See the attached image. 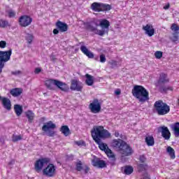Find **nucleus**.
<instances>
[{
    "mask_svg": "<svg viewBox=\"0 0 179 179\" xmlns=\"http://www.w3.org/2000/svg\"><path fill=\"white\" fill-rule=\"evenodd\" d=\"M159 130L162 133V138H164L166 141H169L170 138H171V133L170 132L169 127L166 126H161L159 127Z\"/></svg>",
    "mask_w": 179,
    "mask_h": 179,
    "instance_id": "obj_15",
    "label": "nucleus"
},
{
    "mask_svg": "<svg viewBox=\"0 0 179 179\" xmlns=\"http://www.w3.org/2000/svg\"><path fill=\"white\" fill-rule=\"evenodd\" d=\"M115 94H117L118 96V95L121 94V91L117 90V91H115Z\"/></svg>",
    "mask_w": 179,
    "mask_h": 179,
    "instance_id": "obj_57",
    "label": "nucleus"
},
{
    "mask_svg": "<svg viewBox=\"0 0 179 179\" xmlns=\"http://www.w3.org/2000/svg\"><path fill=\"white\" fill-rule=\"evenodd\" d=\"M55 82H57V80H54V79H50V80H47L45 82V85L47 87V89H49V90H55Z\"/></svg>",
    "mask_w": 179,
    "mask_h": 179,
    "instance_id": "obj_22",
    "label": "nucleus"
},
{
    "mask_svg": "<svg viewBox=\"0 0 179 179\" xmlns=\"http://www.w3.org/2000/svg\"><path fill=\"white\" fill-rule=\"evenodd\" d=\"M99 26L102 29L99 30V36H103L104 34L108 35V31H110V21L106 19L100 20Z\"/></svg>",
    "mask_w": 179,
    "mask_h": 179,
    "instance_id": "obj_7",
    "label": "nucleus"
},
{
    "mask_svg": "<svg viewBox=\"0 0 179 179\" xmlns=\"http://www.w3.org/2000/svg\"><path fill=\"white\" fill-rule=\"evenodd\" d=\"M40 72H41V69H40V68L35 69L34 73L36 74H38V73H40Z\"/></svg>",
    "mask_w": 179,
    "mask_h": 179,
    "instance_id": "obj_53",
    "label": "nucleus"
},
{
    "mask_svg": "<svg viewBox=\"0 0 179 179\" xmlns=\"http://www.w3.org/2000/svg\"><path fill=\"white\" fill-rule=\"evenodd\" d=\"M154 108L159 115H166L170 113V106L163 102L162 100H158L154 103Z\"/></svg>",
    "mask_w": 179,
    "mask_h": 179,
    "instance_id": "obj_4",
    "label": "nucleus"
},
{
    "mask_svg": "<svg viewBox=\"0 0 179 179\" xmlns=\"http://www.w3.org/2000/svg\"><path fill=\"white\" fill-rule=\"evenodd\" d=\"M14 111L17 117H20L23 113V108L19 104L14 105Z\"/></svg>",
    "mask_w": 179,
    "mask_h": 179,
    "instance_id": "obj_30",
    "label": "nucleus"
},
{
    "mask_svg": "<svg viewBox=\"0 0 179 179\" xmlns=\"http://www.w3.org/2000/svg\"><path fill=\"white\" fill-rule=\"evenodd\" d=\"M91 9L94 12H101V3H92L91 5Z\"/></svg>",
    "mask_w": 179,
    "mask_h": 179,
    "instance_id": "obj_29",
    "label": "nucleus"
},
{
    "mask_svg": "<svg viewBox=\"0 0 179 179\" xmlns=\"http://www.w3.org/2000/svg\"><path fill=\"white\" fill-rule=\"evenodd\" d=\"M96 145H99L100 150L105 152L106 156L109 157V159H115V155L114 152L108 148V145L106 143L101 142V140H99V143H96Z\"/></svg>",
    "mask_w": 179,
    "mask_h": 179,
    "instance_id": "obj_10",
    "label": "nucleus"
},
{
    "mask_svg": "<svg viewBox=\"0 0 179 179\" xmlns=\"http://www.w3.org/2000/svg\"><path fill=\"white\" fill-rule=\"evenodd\" d=\"M80 51L84 55H86L88 58L93 59L94 58V55L92 52L87 48L85 45L80 47Z\"/></svg>",
    "mask_w": 179,
    "mask_h": 179,
    "instance_id": "obj_21",
    "label": "nucleus"
},
{
    "mask_svg": "<svg viewBox=\"0 0 179 179\" xmlns=\"http://www.w3.org/2000/svg\"><path fill=\"white\" fill-rule=\"evenodd\" d=\"M32 22L33 18L27 15H21L18 20V23L21 27H27L31 24Z\"/></svg>",
    "mask_w": 179,
    "mask_h": 179,
    "instance_id": "obj_12",
    "label": "nucleus"
},
{
    "mask_svg": "<svg viewBox=\"0 0 179 179\" xmlns=\"http://www.w3.org/2000/svg\"><path fill=\"white\" fill-rule=\"evenodd\" d=\"M112 146L117 150H119L124 156H131V155L134 153L132 148L122 139L118 138L113 140Z\"/></svg>",
    "mask_w": 179,
    "mask_h": 179,
    "instance_id": "obj_2",
    "label": "nucleus"
},
{
    "mask_svg": "<svg viewBox=\"0 0 179 179\" xmlns=\"http://www.w3.org/2000/svg\"><path fill=\"white\" fill-rule=\"evenodd\" d=\"M178 39H179L178 35H177V34H173V36L172 38V41L173 43H176V41H178Z\"/></svg>",
    "mask_w": 179,
    "mask_h": 179,
    "instance_id": "obj_46",
    "label": "nucleus"
},
{
    "mask_svg": "<svg viewBox=\"0 0 179 179\" xmlns=\"http://www.w3.org/2000/svg\"><path fill=\"white\" fill-rule=\"evenodd\" d=\"M108 64L110 65L112 69L115 68V66H118V62H117V60H111Z\"/></svg>",
    "mask_w": 179,
    "mask_h": 179,
    "instance_id": "obj_43",
    "label": "nucleus"
},
{
    "mask_svg": "<svg viewBox=\"0 0 179 179\" xmlns=\"http://www.w3.org/2000/svg\"><path fill=\"white\" fill-rule=\"evenodd\" d=\"M111 10V6L107 3H101V12Z\"/></svg>",
    "mask_w": 179,
    "mask_h": 179,
    "instance_id": "obj_34",
    "label": "nucleus"
},
{
    "mask_svg": "<svg viewBox=\"0 0 179 179\" xmlns=\"http://www.w3.org/2000/svg\"><path fill=\"white\" fill-rule=\"evenodd\" d=\"M5 62H6L2 61L1 59V69H2L3 68V66H5Z\"/></svg>",
    "mask_w": 179,
    "mask_h": 179,
    "instance_id": "obj_54",
    "label": "nucleus"
},
{
    "mask_svg": "<svg viewBox=\"0 0 179 179\" xmlns=\"http://www.w3.org/2000/svg\"><path fill=\"white\" fill-rule=\"evenodd\" d=\"M1 27L3 29H6V27H10V24L6 20H1Z\"/></svg>",
    "mask_w": 179,
    "mask_h": 179,
    "instance_id": "obj_37",
    "label": "nucleus"
},
{
    "mask_svg": "<svg viewBox=\"0 0 179 179\" xmlns=\"http://www.w3.org/2000/svg\"><path fill=\"white\" fill-rule=\"evenodd\" d=\"M80 44H85L83 42L80 43Z\"/></svg>",
    "mask_w": 179,
    "mask_h": 179,
    "instance_id": "obj_59",
    "label": "nucleus"
},
{
    "mask_svg": "<svg viewBox=\"0 0 179 179\" xmlns=\"http://www.w3.org/2000/svg\"><path fill=\"white\" fill-rule=\"evenodd\" d=\"M55 128H57L55 124L52 123V121H49L42 127V131L48 132V136L52 137L55 135V131L51 129H55Z\"/></svg>",
    "mask_w": 179,
    "mask_h": 179,
    "instance_id": "obj_11",
    "label": "nucleus"
},
{
    "mask_svg": "<svg viewBox=\"0 0 179 179\" xmlns=\"http://www.w3.org/2000/svg\"><path fill=\"white\" fill-rule=\"evenodd\" d=\"M33 38H34V37L33 36V35L28 34L26 36V40L27 41H28L29 44H31V42L33 41Z\"/></svg>",
    "mask_w": 179,
    "mask_h": 179,
    "instance_id": "obj_42",
    "label": "nucleus"
},
{
    "mask_svg": "<svg viewBox=\"0 0 179 179\" xmlns=\"http://www.w3.org/2000/svg\"><path fill=\"white\" fill-rule=\"evenodd\" d=\"M172 129L173 131V134L176 138H178L179 136V122H176L173 127Z\"/></svg>",
    "mask_w": 179,
    "mask_h": 179,
    "instance_id": "obj_33",
    "label": "nucleus"
},
{
    "mask_svg": "<svg viewBox=\"0 0 179 179\" xmlns=\"http://www.w3.org/2000/svg\"><path fill=\"white\" fill-rule=\"evenodd\" d=\"M0 47H1V42H0Z\"/></svg>",
    "mask_w": 179,
    "mask_h": 179,
    "instance_id": "obj_60",
    "label": "nucleus"
},
{
    "mask_svg": "<svg viewBox=\"0 0 179 179\" xmlns=\"http://www.w3.org/2000/svg\"><path fill=\"white\" fill-rule=\"evenodd\" d=\"M137 169L139 173H142V171H146V170H148V164H139L137 166Z\"/></svg>",
    "mask_w": 179,
    "mask_h": 179,
    "instance_id": "obj_36",
    "label": "nucleus"
},
{
    "mask_svg": "<svg viewBox=\"0 0 179 179\" xmlns=\"http://www.w3.org/2000/svg\"><path fill=\"white\" fill-rule=\"evenodd\" d=\"M70 89L76 92H82L83 85L79 80H72Z\"/></svg>",
    "mask_w": 179,
    "mask_h": 179,
    "instance_id": "obj_14",
    "label": "nucleus"
},
{
    "mask_svg": "<svg viewBox=\"0 0 179 179\" xmlns=\"http://www.w3.org/2000/svg\"><path fill=\"white\" fill-rule=\"evenodd\" d=\"M166 152L170 156L171 159H172V160H174V159H176V151L174 150V148L169 146L166 148Z\"/></svg>",
    "mask_w": 179,
    "mask_h": 179,
    "instance_id": "obj_32",
    "label": "nucleus"
},
{
    "mask_svg": "<svg viewBox=\"0 0 179 179\" xmlns=\"http://www.w3.org/2000/svg\"><path fill=\"white\" fill-rule=\"evenodd\" d=\"M8 164H15V160H11Z\"/></svg>",
    "mask_w": 179,
    "mask_h": 179,
    "instance_id": "obj_58",
    "label": "nucleus"
},
{
    "mask_svg": "<svg viewBox=\"0 0 179 179\" xmlns=\"http://www.w3.org/2000/svg\"><path fill=\"white\" fill-rule=\"evenodd\" d=\"M0 100H1V96H0Z\"/></svg>",
    "mask_w": 179,
    "mask_h": 179,
    "instance_id": "obj_61",
    "label": "nucleus"
},
{
    "mask_svg": "<svg viewBox=\"0 0 179 179\" xmlns=\"http://www.w3.org/2000/svg\"><path fill=\"white\" fill-rule=\"evenodd\" d=\"M25 116L27 117L28 120V122H29V124H31L33 121H34L35 115L33 113V110H27L25 112Z\"/></svg>",
    "mask_w": 179,
    "mask_h": 179,
    "instance_id": "obj_26",
    "label": "nucleus"
},
{
    "mask_svg": "<svg viewBox=\"0 0 179 179\" xmlns=\"http://www.w3.org/2000/svg\"><path fill=\"white\" fill-rule=\"evenodd\" d=\"M76 144H77L78 146H82V145L85 144V141H76Z\"/></svg>",
    "mask_w": 179,
    "mask_h": 179,
    "instance_id": "obj_50",
    "label": "nucleus"
},
{
    "mask_svg": "<svg viewBox=\"0 0 179 179\" xmlns=\"http://www.w3.org/2000/svg\"><path fill=\"white\" fill-rule=\"evenodd\" d=\"M91 162L94 167H97L98 169H104L107 167L106 161L100 159V158L97 157L96 156H94V158Z\"/></svg>",
    "mask_w": 179,
    "mask_h": 179,
    "instance_id": "obj_13",
    "label": "nucleus"
},
{
    "mask_svg": "<svg viewBox=\"0 0 179 179\" xmlns=\"http://www.w3.org/2000/svg\"><path fill=\"white\" fill-rule=\"evenodd\" d=\"M85 84L87 86H93L94 85V77L90 74H85Z\"/></svg>",
    "mask_w": 179,
    "mask_h": 179,
    "instance_id": "obj_25",
    "label": "nucleus"
},
{
    "mask_svg": "<svg viewBox=\"0 0 179 179\" xmlns=\"http://www.w3.org/2000/svg\"><path fill=\"white\" fill-rule=\"evenodd\" d=\"M143 30L145 31V34L148 36V37H152L155 36V28L153 25L150 24H147L145 26H143Z\"/></svg>",
    "mask_w": 179,
    "mask_h": 179,
    "instance_id": "obj_17",
    "label": "nucleus"
},
{
    "mask_svg": "<svg viewBox=\"0 0 179 179\" xmlns=\"http://www.w3.org/2000/svg\"><path fill=\"white\" fill-rule=\"evenodd\" d=\"M59 131L65 136H69V135H71V129H69V127L67 125L62 126Z\"/></svg>",
    "mask_w": 179,
    "mask_h": 179,
    "instance_id": "obj_27",
    "label": "nucleus"
},
{
    "mask_svg": "<svg viewBox=\"0 0 179 179\" xmlns=\"http://www.w3.org/2000/svg\"><path fill=\"white\" fill-rule=\"evenodd\" d=\"M12 55V49L7 51H1V60L4 61V62H8L10 60V57Z\"/></svg>",
    "mask_w": 179,
    "mask_h": 179,
    "instance_id": "obj_20",
    "label": "nucleus"
},
{
    "mask_svg": "<svg viewBox=\"0 0 179 179\" xmlns=\"http://www.w3.org/2000/svg\"><path fill=\"white\" fill-rule=\"evenodd\" d=\"M22 93H23V89L22 88H13L10 90V94L13 97H19Z\"/></svg>",
    "mask_w": 179,
    "mask_h": 179,
    "instance_id": "obj_23",
    "label": "nucleus"
},
{
    "mask_svg": "<svg viewBox=\"0 0 179 179\" xmlns=\"http://www.w3.org/2000/svg\"><path fill=\"white\" fill-rule=\"evenodd\" d=\"M22 136L21 135H15L13 134V136H12V141L13 142H17L19 141H22Z\"/></svg>",
    "mask_w": 179,
    "mask_h": 179,
    "instance_id": "obj_38",
    "label": "nucleus"
},
{
    "mask_svg": "<svg viewBox=\"0 0 179 179\" xmlns=\"http://www.w3.org/2000/svg\"><path fill=\"white\" fill-rule=\"evenodd\" d=\"M22 73L21 71H11V74L14 75V76H17V75H20Z\"/></svg>",
    "mask_w": 179,
    "mask_h": 179,
    "instance_id": "obj_48",
    "label": "nucleus"
},
{
    "mask_svg": "<svg viewBox=\"0 0 179 179\" xmlns=\"http://www.w3.org/2000/svg\"><path fill=\"white\" fill-rule=\"evenodd\" d=\"M115 136L116 138H118V136H120V132H118V131H115Z\"/></svg>",
    "mask_w": 179,
    "mask_h": 179,
    "instance_id": "obj_56",
    "label": "nucleus"
},
{
    "mask_svg": "<svg viewBox=\"0 0 179 179\" xmlns=\"http://www.w3.org/2000/svg\"><path fill=\"white\" fill-rule=\"evenodd\" d=\"M159 86V92L161 93H167L169 90H170L171 92H173V87L171 86L164 85V84H162Z\"/></svg>",
    "mask_w": 179,
    "mask_h": 179,
    "instance_id": "obj_28",
    "label": "nucleus"
},
{
    "mask_svg": "<svg viewBox=\"0 0 179 179\" xmlns=\"http://www.w3.org/2000/svg\"><path fill=\"white\" fill-rule=\"evenodd\" d=\"M42 173L43 176L48 177V178L55 177V174H57V166H55L54 164L49 162L48 165L43 168Z\"/></svg>",
    "mask_w": 179,
    "mask_h": 179,
    "instance_id": "obj_5",
    "label": "nucleus"
},
{
    "mask_svg": "<svg viewBox=\"0 0 179 179\" xmlns=\"http://www.w3.org/2000/svg\"><path fill=\"white\" fill-rule=\"evenodd\" d=\"M155 57L157 59H161L163 57V52L162 51H156L155 52Z\"/></svg>",
    "mask_w": 179,
    "mask_h": 179,
    "instance_id": "obj_40",
    "label": "nucleus"
},
{
    "mask_svg": "<svg viewBox=\"0 0 179 179\" xmlns=\"http://www.w3.org/2000/svg\"><path fill=\"white\" fill-rule=\"evenodd\" d=\"M8 13V16L10 18L15 17L16 16V12L15 10L10 9L6 11Z\"/></svg>",
    "mask_w": 179,
    "mask_h": 179,
    "instance_id": "obj_39",
    "label": "nucleus"
},
{
    "mask_svg": "<svg viewBox=\"0 0 179 179\" xmlns=\"http://www.w3.org/2000/svg\"><path fill=\"white\" fill-rule=\"evenodd\" d=\"M89 110L92 114H99L101 111V102L98 99H94L89 105Z\"/></svg>",
    "mask_w": 179,
    "mask_h": 179,
    "instance_id": "obj_9",
    "label": "nucleus"
},
{
    "mask_svg": "<svg viewBox=\"0 0 179 179\" xmlns=\"http://www.w3.org/2000/svg\"><path fill=\"white\" fill-rule=\"evenodd\" d=\"M99 59H100V62H101L102 64H104V62L107 61V59L106 58V55L103 54L100 55Z\"/></svg>",
    "mask_w": 179,
    "mask_h": 179,
    "instance_id": "obj_45",
    "label": "nucleus"
},
{
    "mask_svg": "<svg viewBox=\"0 0 179 179\" xmlns=\"http://www.w3.org/2000/svg\"><path fill=\"white\" fill-rule=\"evenodd\" d=\"M171 29L172 30V31H178L179 26L177 25V24H172Z\"/></svg>",
    "mask_w": 179,
    "mask_h": 179,
    "instance_id": "obj_44",
    "label": "nucleus"
},
{
    "mask_svg": "<svg viewBox=\"0 0 179 179\" xmlns=\"http://www.w3.org/2000/svg\"><path fill=\"white\" fill-rule=\"evenodd\" d=\"M85 173L87 174L89 173V171H90V168L87 166H85V168L84 169Z\"/></svg>",
    "mask_w": 179,
    "mask_h": 179,
    "instance_id": "obj_52",
    "label": "nucleus"
},
{
    "mask_svg": "<svg viewBox=\"0 0 179 179\" xmlns=\"http://www.w3.org/2000/svg\"><path fill=\"white\" fill-rule=\"evenodd\" d=\"M91 136L95 143H99L100 141L110 138L111 134L103 126H94L91 130Z\"/></svg>",
    "mask_w": 179,
    "mask_h": 179,
    "instance_id": "obj_1",
    "label": "nucleus"
},
{
    "mask_svg": "<svg viewBox=\"0 0 179 179\" xmlns=\"http://www.w3.org/2000/svg\"><path fill=\"white\" fill-rule=\"evenodd\" d=\"M170 82V79L166 73H161L159 74V79L157 82L158 86H162V85H165V83H169Z\"/></svg>",
    "mask_w": 179,
    "mask_h": 179,
    "instance_id": "obj_16",
    "label": "nucleus"
},
{
    "mask_svg": "<svg viewBox=\"0 0 179 179\" xmlns=\"http://www.w3.org/2000/svg\"><path fill=\"white\" fill-rule=\"evenodd\" d=\"M87 30H90V31H92L93 33H94L95 34H98L99 36V32L100 31V30L97 29L96 27H93L92 24H90V23L87 24Z\"/></svg>",
    "mask_w": 179,
    "mask_h": 179,
    "instance_id": "obj_35",
    "label": "nucleus"
},
{
    "mask_svg": "<svg viewBox=\"0 0 179 179\" xmlns=\"http://www.w3.org/2000/svg\"><path fill=\"white\" fill-rule=\"evenodd\" d=\"M51 162L50 158H41L36 161L34 164V170L36 173H41L44 170V166L48 164Z\"/></svg>",
    "mask_w": 179,
    "mask_h": 179,
    "instance_id": "obj_6",
    "label": "nucleus"
},
{
    "mask_svg": "<svg viewBox=\"0 0 179 179\" xmlns=\"http://www.w3.org/2000/svg\"><path fill=\"white\" fill-rule=\"evenodd\" d=\"M56 29H53V34H59V31L60 33H65L66 31H68V29L69 28L68 27V24L65 23L62 21L57 20L55 23Z\"/></svg>",
    "mask_w": 179,
    "mask_h": 179,
    "instance_id": "obj_8",
    "label": "nucleus"
},
{
    "mask_svg": "<svg viewBox=\"0 0 179 179\" xmlns=\"http://www.w3.org/2000/svg\"><path fill=\"white\" fill-rule=\"evenodd\" d=\"M170 8V3L166 4L165 6H164V9L165 10H167Z\"/></svg>",
    "mask_w": 179,
    "mask_h": 179,
    "instance_id": "obj_55",
    "label": "nucleus"
},
{
    "mask_svg": "<svg viewBox=\"0 0 179 179\" xmlns=\"http://www.w3.org/2000/svg\"><path fill=\"white\" fill-rule=\"evenodd\" d=\"M143 179H150V176H149V173H144Z\"/></svg>",
    "mask_w": 179,
    "mask_h": 179,
    "instance_id": "obj_51",
    "label": "nucleus"
},
{
    "mask_svg": "<svg viewBox=\"0 0 179 179\" xmlns=\"http://www.w3.org/2000/svg\"><path fill=\"white\" fill-rule=\"evenodd\" d=\"M6 47V41H1V48H5Z\"/></svg>",
    "mask_w": 179,
    "mask_h": 179,
    "instance_id": "obj_49",
    "label": "nucleus"
},
{
    "mask_svg": "<svg viewBox=\"0 0 179 179\" xmlns=\"http://www.w3.org/2000/svg\"><path fill=\"white\" fill-rule=\"evenodd\" d=\"M55 86L58 87L62 92H69V87H68V85L66 83L62 82L60 80H56L55 82Z\"/></svg>",
    "mask_w": 179,
    "mask_h": 179,
    "instance_id": "obj_19",
    "label": "nucleus"
},
{
    "mask_svg": "<svg viewBox=\"0 0 179 179\" xmlns=\"http://www.w3.org/2000/svg\"><path fill=\"white\" fill-rule=\"evenodd\" d=\"M145 143L148 146H154L155 145V138L153 136H148L145 137Z\"/></svg>",
    "mask_w": 179,
    "mask_h": 179,
    "instance_id": "obj_31",
    "label": "nucleus"
},
{
    "mask_svg": "<svg viewBox=\"0 0 179 179\" xmlns=\"http://www.w3.org/2000/svg\"><path fill=\"white\" fill-rule=\"evenodd\" d=\"M76 169L77 171H82V170L83 169V167L82 166L81 161H79L78 162L76 163Z\"/></svg>",
    "mask_w": 179,
    "mask_h": 179,
    "instance_id": "obj_41",
    "label": "nucleus"
},
{
    "mask_svg": "<svg viewBox=\"0 0 179 179\" xmlns=\"http://www.w3.org/2000/svg\"><path fill=\"white\" fill-rule=\"evenodd\" d=\"M1 100L3 108L7 111H10L12 110V102H10V99L6 97H1Z\"/></svg>",
    "mask_w": 179,
    "mask_h": 179,
    "instance_id": "obj_18",
    "label": "nucleus"
},
{
    "mask_svg": "<svg viewBox=\"0 0 179 179\" xmlns=\"http://www.w3.org/2000/svg\"><path fill=\"white\" fill-rule=\"evenodd\" d=\"M139 160L141 163L145 164V162H146V157H145V155H141Z\"/></svg>",
    "mask_w": 179,
    "mask_h": 179,
    "instance_id": "obj_47",
    "label": "nucleus"
},
{
    "mask_svg": "<svg viewBox=\"0 0 179 179\" xmlns=\"http://www.w3.org/2000/svg\"><path fill=\"white\" fill-rule=\"evenodd\" d=\"M122 173L125 176H131L134 173V167L128 165L122 167Z\"/></svg>",
    "mask_w": 179,
    "mask_h": 179,
    "instance_id": "obj_24",
    "label": "nucleus"
},
{
    "mask_svg": "<svg viewBox=\"0 0 179 179\" xmlns=\"http://www.w3.org/2000/svg\"><path fill=\"white\" fill-rule=\"evenodd\" d=\"M131 93L140 103H145V101H149V92L142 85H135Z\"/></svg>",
    "mask_w": 179,
    "mask_h": 179,
    "instance_id": "obj_3",
    "label": "nucleus"
}]
</instances>
